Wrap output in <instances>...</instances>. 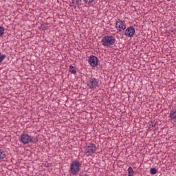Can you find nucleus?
<instances>
[{"label": "nucleus", "mask_w": 176, "mask_h": 176, "mask_svg": "<svg viewBox=\"0 0 176 176\" xmlns=\"http://www.w3.org/2000/svg\"><path fill=\"white\" fill-rule=\"evenodd\" d=\"M5 34V28L3 27L0 26V36H2Z\"/></svg>", "instance_id": "16"}, {"label": "nucleus", "mask_w": 176, "mask_h": 176, "mask_svg": "<svg viewBox=\"0 0 176 176\" xmlns=\"http://www.w3.org/2000/svg\"><path fill=\"white\" fill-rule=\"evenodd\" d=\"M19 141L23 144V145H27V144L30 143L36 144L39 140H38L37 137H34L27 133H22L19 138Z\"/></svg>", "instance_id": "1"}, {"label": "nucleus", "mask_w": 176, "mask_h": 176, "mask_svg": "<svg viewBox=\"0 0 176 176\" xmlns=\"http://www.w3.org/2000/svg\"><path fill=\"white\" fill-rule=\"evenodd\" d=\"M77 6H80V5H83L82 3V0H75Z\"/></svg>", "instance_id": "19"}, {"label": "nucleus", "mask_w": 176, "mask_h": 176, "mask_svg": "<svg viewBox=\"0 0 176 176\" xmlns=\"http://www.w3.org/2000/svg\"><path fill=\"white\" fill-rule=\"evenodd\" d=\"M115 42H116V38L113 36H105L102 37L101 41L102 45L106 47H109V46L115 45Z\"/></svg>", "instance_id": "2"}, {"label": "nucleus", "mask_w": 176, "mask_h": 176, "mask_svg": "<svg viewBox=\"0 0 176 176\" xmlns=\"http://www.w3.org/2000/svg\"><path fill=\"white\" fill-rule=\"evenodd\" d=\"M116 30H118V32H122V30L124 31V30H126V21H122L120 23H118Z\"/></svg>", "instance_id": "8"}, {"label": "nucleus", "mask_w": 176, "mask_h": 176, "mask_svg": "<svg viewBox=\"0 0 176 176\" xmlns=\"http://www.w3.org/2000/svg\"><path fill=\"white\" fill-rule=\"evenodd\" d=\"M43 166H44L45 167H47V168H48V167H50V164H49V163H47V162L44 163Z\"/></svg>", "instance_id": "22"}, {"label": "nucleus", "mask_w": 176, "mask_h": 176, "mask_svg": "<svg viewBox=\"0 0 176 176\" xmlns=\"http://www.w3.org/2000/svg\"><path fill=\"white\" fill-rule=\"evenodd\" d=\"M85 3H88V5H91L94 2V0H83Z\"/></svg>", "instance_id": "18"}, {"label": "nucleus", "mask_w": 176, "mask_h": 176, "mask_svg": "<svg viewBox=\"0 0 176 176\" xmlns=\"http://www.w3.org/2000/svg\"><path fill=\"white\" fill-rule=\"evenodd\" d=\"M80 167H82V164H80L79 161H73L70 166L71 174L75 175V174L79 173V171H80Z\"/></svg>", "instance_id": "3"}, {"label": "nucleus", "mask_w": 176, "mask_h": 176, "mask_svg": "<svg viewBox=\"0 0 176 176\" xmlns=\"http://www.w3.org/2000/svg\"><path fill=\"white\" fill-rule=\"evenodd\" d=\"M150 174H151V175H155V174H157V169H156V168H151Z\"/></svg>", "instance_id": "12"}, {"label": "nucleus", "mask_w": 176, "mask_h": 176, "mask_svg": "<svg viewBox=\"0 0 176 176\" xmlns=\"http://www.w3.org/2000/svg\"><path fill=\"white\" fill-rule=\"evenodd\" d=\"M79 176H89V175H86V173H85V172H82L80 173Z\"/></svg>", "instance_id": "21"}, {"label": "nucleus", "mask_w": 176, "mask_h": 176, "mask_svg": "<svg viewBox=\"0 0 176 176\" xmlns=\"http://www.w3.org/2000/svg\"><path fill=\"white\" fill-rule=\"evenodd\" d=\"M168 1H171V0H167Z\"/></svg>", "instance_id": "25"}, {"label": "nucleus", "mask_w": 176, "mask_h": 176, "mask_svg": "<svg viewBox=\"0 0 176 176\" xmlns=\"http://www.w3.org/2000/svg\"><path fill=\"white\" fill-rule=\"evenodd\" d=\"M47 25H49V23H42L41 24V27L43 31H45V30H47Z\"/></svg>", "instance_id": "14"}, {"label": "nucleus", "mask_w": 176, "mask_h": 176, "mask_svg": "<svg viewBox=\"0 0 176 176\" xmlns=\"http://www.w3.org/2000/svg\"><path fill=\"white\" fill-rule=\"evenodd\" d=\"M96 144L90 143L86 146L85 153L87 156H91L93 153H96Z\"/></svg>", "instance_id": "5"}, {"label": "nucleus", "mask_w": 176, "mask_h": 176, "mask_svg": "<svg viewBox=\"0 0 176 176\" xmlns=\"http://www.w3.org/2000/svg\"><path fill=\"white\" fill-rule=\"evenodd\" d=\"M98 58L97 56L91 55L89 57L88 63L91 67H97L98 65Z\"/></svg>", "instance_id": "7"}, {"label": "nucleus", "mask_w": 176, "mask_h": 176, "mask_svg": "<svg viewBox=\"0 0 176 176\" xmlns=\"http://www.w3.org/2000/svg\"><path fill=\"white\" fill-rule=\"evenodd\" d=\"M69 72L71 74H74V75H76V68H75L72 65L69 66Z\"/></svg>", "instance_id": "9"}, {"label": "nucleus", "mask_w": 176, "mask_h": 176, "mask_svg": "<svg viewBox=\"0 0 176 176\" xmlns=\"http://www.w3.org/2000/svg\"><path fill=\"white\" fill-rule=\"evenodd\" d=\"M153 123H155V120L148 122V124H149L150 126H151V127H155V128H156L157 126V122H155V124H153Z\"/></svg>", "instance_id": "13"}, {"label": "nucleus", "mask_w": 176, "mask_h": 176, "mask_svg": "<svg viewBox=\"0 0 176 176\" xmlns=\"http://www.w3.org/2000/svg\"><path fill=\"white\" fill-rule=\"evenodd\" d=\"M5 157H6V153L3 149L0 148V160L5 159Z\"/></svg>", "instance_id": "10"}, {"label": "nucleus", "mask_w": 176, "mask_h": 176, "mask_svg": "<svg viewBox=\"0 0 176 176\" xmlns=\"http://www.w3.org/2000/svg\"><path fill=\"white\" fill-rule=\"evenodd\" d=\"M148 130H149L150 131H152V130H153V127H152V126H151H151L148 127Z\"/></svg>", "instance_id": "23"}, {"label": "nucleus", "mask_w": 176, "mask_h": 176, "mask_svg": "<svg viewBox=\"0 0 176 176\" xmlns=\"http://www.w3.org/2000/svg\"><path fill=\"white\" fill-rule=\"evenodd\" d=\"M171 32H174V30H171Z\"/></svg>", "instance_id": "24"}, {"label": "nucleus", "mask_w": 176, "mask_h": 176, "mask_svg": "<svg viewBox=\"0 0 176 176\" xmlns=\"http://www.w3.org/2000/svg\"><path fill=\"white\" fill-rule=\"evenodd\" d=\"M128 176H134V170L131 166H129L128 168Z\"/></svg>", "instance_id": "11"}, {"label": "nucleus", "mask_w": 176, "mask_h": 176, "mask_svg": "<svg viewBox=\"0 0 176 176\" xmlns=\"http://www.w3.org/2000/svg\"><path fill=\"white\" fill-rule=\"evenodd\" d=\"M87 86L89 87V89H96V87L100 86V80L96 78H89L87 80Z\"/></svg>", "instance_id": "4"}, {"label": "nucleus", "mask_w": 176, "mask_h": 176, "mask_svg": "<svg viewBox=\"0 0 176 176\" xmlns=\"http://www.w3.org/2000/svg\"><path fill=\"white\" fill-rule=\"evenodd\" d=\"M135 34V28H134V26H129L126 29L124 32L125 36H127L128 38H133Z\"/></svg>", "instance_id": "6"}, {"label": "nucleus", "mask_w": 176, "mask_h": 176, "mask_svg": "<svg viewBox=\"0 0 176 176\" xmlns=\"http://www.w3.org/2000/svg\"><path fill=\"white\" fill-rule=\"evenodd\" d=\"M120 23H123V21H122L120 19H118V21L116 22V28H118V25H119V24H120Z\"/></svg>", "instance_id": "20"}, {"label": "nucleus", "mask_w": 176, "mask_h": 176, "mask_svg": "<svg viewBox=\"0 0 176 176\" xmlns=\"http://www.w3.org/2000/svg\"><path fill=\"white\" fill-rule=\"evenodd\" d=\"M6 58V55L0 53V64Z\"/></svg>", "instance_id": "15"}, {"label": "nucleus", "mask_w": 176, "mask_h": 176, "mask_svg": "<svg viewBox=\"0 0 176 176\" xmlns=\"http://www.w3.org/2000/svg\"><path fill=\"white\" fill-rule=\"evenodd\" d=\"M75 0H72V1L69 3L70 8H74V9H76V6H75Z\"/></svg>", "instance_id": "17"}]
</instances>
